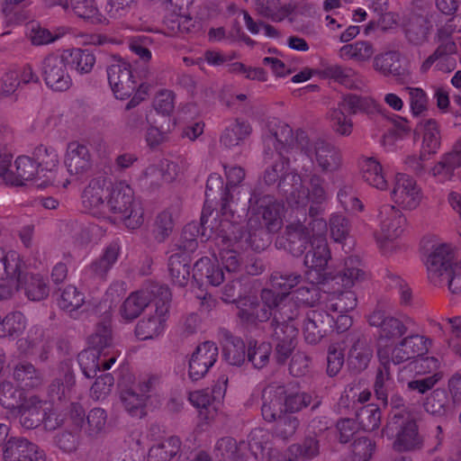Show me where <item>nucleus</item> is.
I'll list each match as a JSON object with an SVG mask.
<instances>
[{"instance_id":"obj_1","label":"nucleus","mask_w":461,"mask_h":461,"mask_svg":"<svg viewBox=\"0 0 461 461\" xmlns=\"http://www.w3.org/2000/svg\"><path fill=\"white\" fill-rule=\"evenodd\" d=\"M267 157L271 158L265 155V158ZM272 158H275V162L266 168L264 181L268 185L277 184L278 191L285 196L289 206L304 209L308 204L316 206L327 201L328 192L323 177L313 172L307 174L305 166L302 167V171H304L303 177L297 168H290V158L285 155H274Z\"/></svg>"},{"instance_id":"obj_2","label":"nucleus","mask_w":461,"mask_h":461,"mask_svg":"<svg viewBox=\"0 0 461 461\" xmlns=\"http://www.w3.org/2000/svg\"><path fill=\"white\" fill-rule=\"evenodd\" d=\"M215 245L219 250V260L228 276H236L240 268V259L239 250L248 247L255 250H261L266 248V242L261 239V243L253 239V234L247 233L243 228L231 222L229 219H224L221 222V229L216 233Z\"/></svg>"},{"instance_id":"obj_3","label":"nucleus","mask_w":461,"mask_h":461,"mask_svg":"<svg viewBox=\"0 0 461 461\" xmlns=\"http://www.w3.org/2000/svg\"><path fill=\"white\" fill-rule=\"evenodd\" d=\"M249 203V230L246 231L253 234L255 240L258 237V243L263 239L267 247L269 233L277 231L282 226L284 204L271 195L260 196L255 192L251 194Z\"/></svg>"},{"instance_id":"obj_4","label":"nucleus","mask_w":461,"mask_h":461,"mask_svg":"<svg viewBox=\"0 0 461 461\" xmlns=\"http://www.w3.org/2000/svg\"><path fill=\"white\" fill-rule=\"evenodd\" d=\"M311 221L313 240L304 257V266L307 267L305 278L313 283H321L325 277V269L330 259V251L326 240L328 224L326 221L319 217L318 205H310Z\"/></svg>"},{"instance_id":"obj_5","label":"nucleus","mask_w":461,"mask_h":461,"mask_svg":"<svg viewBox=\"0 0 461 461\" xmlns=\"http://www.w3.org/2000/svg\"><path fill=\"white\" fill-rule=\"evenodd\" d=\"M108 212L118 214L128 229L136 230L143 223V208L135 201L134 192L124 181L109 180L106 194L105 218Z\"/></svg>"},{"instance_id":"obj_6","label":"nucleus","mask_w":461,"mask_h":461,"mask_svg":"<svg viewBox=\"0 0 461 461\" xmlns=\"http://www.w3.org/2000/svg\"><path fill=\"white\" fill-rule=\"evenodd\" d=\"M263 141L266 156L281 157L289 152L298 156L308 143V135L303 130H297L294 133L285 122L272 119L267 122Z\"/></svg>"},{"instance_id":"obj_7","label":"nucleus","mask_w":461,"mask_h":461,"mask_svg":"<svg viewBox=\"0 0 461 461\" xmlns=\"http://www.w3.org/2000/svg\"><path fill=\"white\" fill-rule=\"evenodd\" d=\"M387 438H394L393 447L398 452H414L422 449L424 438L413 415L408 411H400L391 415L383 429Z\"/></svg>"},{"instance_id":"obj_8","label":"nucleus","mask_w":461,"mask_h":461,"mask_svg":"<svg viewBox=\"0 0 461 461\" xmlns=\"http://www.w3.org/2000/svg\"><path fill=\"white\" fill-rule=\"evenodd\" d=\"M193 277L201 283L218 286L227 281L221 289V299L225 303H236L242 294L241 281L236 276H226L222 268L213 264L209 258L197 260L193 267Z\"/></svg>"},{"instance_id":"obj_9","label":"nucleus","mask_w":461,"mask_h":461,"mask_svg":"<svg viewBox=\"0 0 461 461\" xmlns=\"http://www.w3.org/2000/svg\"><path fill=\"white\" fill-rule=\"evenodd\" d=\"M11 160L12 156L0 148V177L6 184L23 185L27 181H35L37 185L44 179L34 157L19 156L14 166Z\"/></svg>"},{"instance_id":"obj_10","label":"nucleus","mask_w":461,"mask_h":461,"mask_svg":"<svg viewBox=\"0 0 461 461\" xmlns=\"http://www.w3.org/2000/svg\"><path fill=\"white\" fill-rule=\"evenodd\" d=\"M431 345V340L422 335L413 334L402 339L391 346L377 348L379 361L392 362L399 365L425 355Z\"/></svg>"},{"instance_id":"obj_11","label":"nucleus","mask_w":461,"mask_h":461,"mask_svg":"<svg viewBox=\"0 0 461 461\" xmlns=\"http://www.w3.org/2000/svg\"><path fill=\"white\" fill-rule=\"evenodd\" d=\"M160 298H155V310L142 318L135 328L136 336L141 340L153 339L162 335L168 319L171 293L167 287L157 288Z\"/></svg>"},{"instance_id":"obj_12","label":"nucleus","mask_w":461,"mask_h":461,"mask_svg":"<svg viewBox=\"0 0 461 461\" xmlns=\"http://www.w3.org/2000/svg\"><path fill=\"white\" fill-rule=\"evenodd\" d=\"M261 301L271 309V329L277 326L295 325L294 321L299 315L300 304L293 296L276 294L273 289L264 288L260 293Z\"/></svg>"},{"instance_id":"obj_13","label":"nucleus","mask_w":461,"mask_h":461,"mask_svg":"<svg viewBox=\"0 0 461 461\" xmlns=\"http://www.w3.org/2000/svg\"><path fill=\"white\" fill-rule=\"evenodd\" d=\"M370 326L378 328L377 348L394 345L408 330L409 319L398 318L376 309L367 316Z\"/></svg>"},{"instance_id":"obj_14","label":"nucleus","mask_w":461,"mask_h":461,"mask_svg":"<svg viewBox=\"0 0 461 461\" xmlns=\"http://www.w3.org/2000/svg\"><path fill=\"white\" fill-rule=\"evenodd\" d=\"M309 158L312 163H316L323 173L334 172L341 166V154L338 148L323 140H310L306 143L305 149L294 157Z\"/></svg>"},{"instance_id":"obj_15","label":"nucleus","mask_w":461,"mask_h":461,"mask_svg":"<svg viewBox=\"0 0 461 461\" xmlns=\"http://www.w3.org/2000/svg\"><path fill=\"white\" fill-rule=\"evenodd\" d=\"M391 199L402 210H414L422 200V191L412 176L398 173L393 182Z\"/></svg>"},{"instance_id":"obj_16","label":"nucleus","mask_w":461,"mask_h":461,"mask_svg":"<svg viewBox=\"0 0 461 461\" xmlns=\"http://www.w3.org/2000/svg\"><path fill=\"white\" fill-rule=\"evenodd\" d=\"M417 130L422 136L421 154L420 158H408L406 164L415 172L423 170L420 160L425 154H436L441 146V131L439 123L432 118L422 119L417 125Z\"/></svg>"},{"instance_id":"obj_17","label":"nucleus","mask_w":461,"mask_h":461,"mask_svg":"<svg viewBox=\"0 0 461 461\" xmlns=\"http://www.w3.org/2000/svg\"><path fill=\"white\" fill-rule=\"evenodd\" d=\"M373 68L379 74L391 77L401 85L408 83L411 79L410 65L403 60L402 54L396 50H390L375 56Z\"/></svg>"},{"instance_id":"obj_18","label":"nucleus","mask_w":461,"mask_h":461,"mask_svg":"<svg viewBox=\"0 0 461 461\" xmlns=\"http://www.w3.org/2000/svg\"><path fill=\"white\" fill-rule=\"evenodd\" d=\"M107 78L116 98L123 100L140 86L132 74L131 66L124 60H116L107 67Z\"/></svg>"},{"instance_id":"obj_19","label":"nucleus","mask_w":461,"mask_h":461,"mask_svg":"<svg viewBox=\"0 0 461 461\" xmlns=\"http://www.w3.org/2000/svg\"><path fill=\"white\" fill-rule=\"evenodd\" d=\"M296 209L300 210V208ZM301 210L303 212L302 213L303 221L297 218L288 223L285 228V249L296 257L301 256L313 240L312 225L309 224L312 220L311 213L309 212V215H306V207L304 209L301 208Z\"/></svg>"},{"instance_id":"obj_20","label":"nucleus","mask_w":461,"mask_h":461,"mask_svg":"<svg viewBox=\"0 0 461 461\" xmlns=\"http://www.w3.org/2000/svg\"><path fill=\"white\" fill-rule=\"evenodd\" d=\"M455 250L447 244H440L429 255L426 266L428 278L436 286L442 285V276L448 275L451 269L457 266L455 262Z\"/></svg>"},{"instance_id":"obj_21","label":"nucleus","mask_w":461,"mask_h":461,"mask_svg":"<svg viewBox=\"0 0 461 461\" xmlns=\"http://www.w3.org/2000/svg\"><path fill=\"white\" fill-rule=\"evenodd\" d=\"M68 62L63 53L50 54L42 63V72L46 85L54 91L68 90L72 80L68 72Z\"/></svg>"},{"instance_id":"obj_22","label":"nucleus","mask_w":461,"mask_h":461,"mask_svg":"<svg viewBox=\"0 0 461 461\" xmlns=\"http://www.w3.org/2000/svg\"><path fill=\"white\" fill-rule=\"evenodd\" d=\"M109 179L93 178L82 194V205L89 213L98 218H105L106 194Z\"/></svg>"},{"instance_id":"obj_23","label":"nucleus","mask_w":461,"mask_h":461,"mask_svg":"<svg viewBox=\"0 0 461 461\" xmlns=\"http://www.w3.org/2000/svg\"><path fill=\"white\" fill-rule=\"evenodd\" d=\"M378 219L380 232L376 235L377 241L384 243L399 238L403 232L405 217L394 205L384 204L379 209Z\"/></svg>"},{"instance_id":"obj_24","label":"nucleus","mask_w":461,"mask_h":461,"mask_svg":"<svg viewBox=\"0 0 461 461\" xmlns=\"http://www.w3.org/2000/svg\"><path fill=\"white\" fill-rule=\"evenodd\" d=\"M121 253L119 240H113L104 249L100 258L87 266L83 273L86 281L95 283L104 281L108 272L114 266Z\"/></svg>"},{"instance_id":"obj_25","label":"nucleus","mask_w":461,"mask_h":461,"mask_svg":"<svg viewBox=\"0 0 461 461\" xmlns=\"http://www.w3.org/2000/svg\"><path fill=\"white\" fill-rule=\"evenodd\" d=\"M5 461H45V453L24 438H9L3 448Z\"/></svg>"},{"instance_id":"obj_26","label":"nucleus","mask_w":461,"mask_h":461,"mask_svg":"<svg viewBox=\"0 0 461 461\" xmlns=\"http://www.w3.org/2000/svg\"><path fill=\"white\" fill-rule=\"evenodd\" d=\"M151 382L144 380L131 387L122 390L120 399L124 410L135 418H142L146 415V403Z\"/></svg>"},{"instance_id":"obj_27","label":"nucleus","mask_w":461,"mask_h":461,"mask_svg":"<svg viewBox=\"0 0 461 461\" xmlns=\"http://www.w3.org/2000/svg\"><path fill=\"white\" fill-rule=\"evenodd\" d=\"M219 350L212 341H205L195 348L189 361V375L192 380H199L216 363Z\"/></svg>"},{"instance_id":"obj_28","label":"nucleus","mask_w":461,"mask_h":461,"mask_svg":"<svg viewBox=\"0 0 461 461\" xmlns=\"http://www.w3.org/2000/svg\"><path fill=\"white\" fill-rule=\"evenodd\" d=\"M64 164L71 176L80 177L92 167V156L88 147L79 141H70L67 145Z\"/></svg>"},{"instance_id":"obj_29","label":"nucleus","mask_w":461,"mask_h":461,"mask_svg":"<svg viewBox=\"0 0 461 461\" xmlns=\"http://www.w3.org/2000/svg\"><path fill=\"white\" fill-rule=\"evenodd\" d=\"M45 404L46 402L35 395L24 399L17 408L21 425L32 429L44 423L45 427L49 428L50 415L44 407Z\"/></svg>"},{"instance_id":"obj_30","label":"nucleus","mask_w":461,"mask_h":461,"mask_svg":"<svg viewBox=\"0 0 461 461\" xmlns=\"http://www.w3.org/2000/svg\"><path fill=\"white\" fill-rule=\"evenodd\" d=\"M90 349L98 351L104 357H108V363L114 364L120 355L116 349L111 326L107 323L96 325L94 332L87 339Z\"/></svg>"},{"instance_id":"obj_31","label":"nucleus","mask_w":461,"mask_h":461,"mask_svg":"<svg viewBox=\"0 0 461 461\" xmlns=\"http://www.w3.org/2000/svg\"><path fill=\"white\" fill-rule=\"evenodd\" d=\"M161 287L163 286L152 285L150 290L146 288L131 293L121 307L120 312L122 317L126 321L136 319L152 300L160 298L157 288Z\"/></svg>"},{"instance_id":"obj_32","label":"nucleus","mask_w":461,"mask_h":461,"mask_svg":"<svg viewBox=\"0 0 461 461\" xmlns=\"http://www.w3.org/2000/svg\"><path fill=\"white\" fill-rule=\"evenodd\" d=\"M456 43L438 45L435 51L421 64V72H427L431 67L444 73L453 71L456 67V60L453 57L456 53Z\"/></svg>"},{"instance_id":"obj_33","label":"nucleus","mask_w":461,"mask_h":461,"mask_svg":"<svg viewBox=\"0 0 461 461\" xmlns=\"http://www.w3.org/2000/svg\"><path fill=\"white\" fill-rule=\"evenodd\" d=\"M261 306L258 298L254 296H246L239 302L238 317L240 321L246 325H256L258 322H264L270 319L272 312L269 307Z\"/></svg>"},{"instance_id":"obj_34","label":"nucleus","mask_w":461,"mask_h":461,"mask_svg":"<svg viewBox=\"0 0 461 461\" xmlns=\"http://www.w3.org/2000/svg\"><path fill=\"white\" fill-rule=\"evenodd\" d=\"M33 157L42 174V179L37 184L38 187L45 188L54 183V173L59 166V155L52 147L39 145L33 150Z\"/></svg>"},{"instance_id":"obj_35","label":"nucleus","mask_w":461,"mask_h":461,"mask_svg":"<svg viewBox=\"0 0 461 461\" xmlns=\"http://www.w3.org/2000/svg\"><path fill=\"white\" fill-rule=\"evenodd\" d=\"M284 386H268L263 392L261 412L267 422H274L286 414L282 398Z\"/></svg>"},{"instance_id":"obj_36","label":"nucleus","mask_w":461,"mask_h":461,"mask_svg":"<svg viewBox=\"0 0 461 461\" xmlns=\"http://www.w3.org/2000/svg\"><path fill=\"white\" fill-rule=\"evenodd\" d=\"M222 339V357L224 360L231 366H240L248 359V348L244 341L229 330L221 331Z\"/></svg>"},{"instance_id":"obj_37","label":"nucleus","mask_w":461,"mask_h":461,"mask_svg":"<svg viewBox=\"0 0 461 461\" xmlns=\"http://www.w3.org/2000/svg\"><path fill=\"white\" fill-rule=\"evenodd\" d=\"M422 406L426 412L439 418L453 415L456 408L449 399L447 391L442 388H437L428 394Z\"/></svg>"},{"instance_id":"obj_38","label":"nucleus","mask_w":461,"mask_h":461,"mask_svg":"<svg viewBox=\"0 0 461 461\" xmlns=\"http://www.w3.org/2000/svg\"><path fill=\"white\" fill-rule=\"evenodd\" d=\"M322 74L325 77L349 89H359L364 86L361 74L350 67L339 64L327 65L323 68Z\"/></svg>"},{"instance_id":"obj_39","label":"nucleus","mask_w":461,"mask_h":461,"mask_svg":"<svg viewBox=\"0 0 461 461\" xmlns=\"http://www.w3.org/2000/svg\"><path fill=\"white\" fill-rule=\"evenodd\" d=\"M297 333L296 325L277 326L272 330L271 337L276 342V353L279 363H284L291 355Z\"/></svg>"},{"instance_id":"obj_40","label":"nucleus","mask_w":461,"mask_h":461,"mask_svg":"<svg viewBox=\"0 0 461 461\" xmlns=\"http://www.w3.org/2000/svg\"><path fill=\"white\" fill-rule=\"evenodd\" d=\"M17 279V290H23L25 295L31 301H41L50 293L47 280L38 274L19 275Z\"/></svg>"},{"instance_id":"obj_41","label":"nucleus","mask_w":461,"mask_h":461,"mask_svg":"<svg viewBox=\"0 0 461 461\" xmlns=\"http://www.w3.org/2000/svg\"><path fill=\"white\" fill-rule=\"evenodd\" d=\"M217 196L220 197L221 204V212L226 219H229V214L232 215L231 210L230 207V202L232 199V195L229 192L227 185L223 186V180L221 176L213 173L211 174L206 182L205 188V197L206 203H212L217 199Z\"/></svg>"},{"instance_id":"obj_42","label":"nucleus","mask_w":461,"mask_h":461,"mask_svg":"<svg viewBox=\"0 0 461 461\" xmlns=\"http://www.w3.org/2000/svg\"><path fill=\"white\" fill-rule=\"evenodd\" d=\"M62 373L49 385L48 396L53 402H61L68 397L75 385V375L68 363L61 365Z\"/></svg>"},{"instance_id":"obj_43","label":"nucleus","mask_w":461,"mask_h":461,"mask_svg":"<svg viewBox=\"0 0 461 461\" xmlns=\"http://www.w3.org/2000/svg\"><path fill=\"white\" fill-rule=\"evenodd\" d=\"M77 361L83 375L86 378H94L98 371L108 370L113 364L108 363V357H104L98 351L85 349L77 356Z\"/></svg>"},{"instance_id":"obj_44","label":"nucleus","mask_w":461,"mask_h":461,"mask_svg":"<svg viewBox=\"0 0 461 461\" xmlns=\"http://www.w3.org/2000/svg\"><path fill=\"white\" fill-rule=\"evenodd\" d=\"M247 449L246 442H237L233 438L223 437L216 442L214 455L219 461H242Z\"/></svg>"},{"instance_id":"obj_45","label":"nucleus","mask_w":461,"mask_h":461,"mask_svg":"<svg viewBox=\"0 0 461 461\" xmlns=\"http://www.w3.org/2000/svg\"><path fill=\"white\" fill-rule=\"evenodd\" d=\"M168 273L174 285L184 287L190 278V258L185 253H175L168 258Z\"/></svg>"},{"instance_id":"obj_46","label":"nucleus","mask_w":461,"mask_h":461,"mask_svg":"<svg viewBox=\"0 0 461 461\" xmlns=\"http://www.w3.org/2000/svg\"><path fill=\"white\" fill-rule=\"evenodd\" d=\"M373 357L371 342L365 337L358 338L348 353L349 366L359 372L366 369Z\"/></svg>"},{"instance_id":"obj_47","label":"nucleus","mask_w":461,"mask_h":461,"mask_svg":"<svg viewBox=\"0 0 461 461\" xmlns=\"http://www.w3.org/2000/svg\"><path fill=\"white\" fill-rule=\"evenodd\" d=\"M357 299L351 290L326 293L324 308L331 312L347 313L357 307Z\"/></svg>"},{"instance_id":"obj_48","label":"nucleus","mask_w":461,"mask_h":461,"mask_svg":"<svg viewBox=\"0 0 461 461\" xmlns=\"http://www.w3.org/2000/svg\"><path fill=\"white\" fill-rule=\"evenodd\" d=\"M252 131L250 123L241 119H236L225 128L221 135L220 141L226 148L240 145Z\"/></svg>"},{"instance_id":"obj_49","label":"nucleus","mask_w":461,"mask_h":461,"mask_svg":"<svg viewBox=\"0 0 461 461\" xmlns=\"http://www.w3.org/2000/svg\"><path fill=\"white\" fill-rule=\"evenodd\" d=\"M182 442L178 437L171 436L152 446L149 450V461H171L180 456Z\"/></svg>"},{"instance_id":"obj_50","label":"nucleus","mask_w":461,"mask_h":461,"mask_svg":"<svg viewBox=\"0 0 461 461\" xmlns=\"http://www.w3.org/2000/svg\"><path fill=\"white\" fill-rule=\"evenodd\" d=\"M375 53L372 42L368 41H357L346 44L339 49V56L344 60H354L357 63L367 62Z\"/></svg>"},{"instance_id":"obj_51","label":"nucleus","mask_w":461,"mask_h":461,"mask_svg":"<svg viewBox=\"0 0 461 461\" xmlns=\"http://www.w3.org/2000/svg\"><path fill=\"white\" fill-rule=\"evenodd\" d=\"M335 278L346 288H350L363 280L365 272L361 268L359 258L357 256L347 258L342 269L339 271Z\"/></svg>"},{"instance_id":"obj_52","label":"nucleus","mask_w":461,"mask_h":461,"mask_svg":"<svg viewBox=\"0 0 461 461\" xmlns=\"http://www.w3.org/2000/svg\"><path fill=\"white\" fill-rule=\"evenodd\" d=\"M13 377L23 388H35L42 384V375L31 363L23 361L14 367Z\"/></svg>"},{"instance_id":"obj_53","label":"nucleus","mask_w":461,"mask_h":461,"mask_svg":"<svg viewBox=\"0 0 461 461\" xmlns=\"http://www.w3.org/2000/svg\"><path fill=\"white\" fill-rule=\"evenodd\" d=\"M68 64L80 74L90 73L95 64V55L88 50L79 48L63 51Z\"/></svg>"},{"instance_id":"obj_54","label":"nucleus","mask_w":461,"mask_h":461,"mask_svg":"<svg viewBox=\"0 0 461 461\" xmlns=\"http://www.w3.org/2000/svg\"><path fill=\"white\" fill-rule=\"evenodd\" d=\"M362 177L369 185L379 189L386 190L387 180L383 173L382 166L373 158H366L361 164Z\"/></svg>"},{"instance_id":"obj_55","label":"nucleus","mask_w":461,"mask_h":461,"mask_svg":"<svg viewBox=\"0 0 461 461\" xmlns=\"http://www.w3.org/2000/svg\"><path fill=\"white\" fill-rule=\"evenodd\" d=\"M380 366L377 368L374 390L376 398L381 401L384 405L388 402V395L393 387V379L390 371L391 362L379 361Z\"/></svg>"},{"instance_id":"obj_56","label":"nucleus","mask_w":461,"mask_h":461,"mask_svg":"<svg viewBox=\"0 0 461 461\" xmlns=\"http://www.w3.org/2000/svg\"><path fill=\"white\" fill-rule=\"evenodd\" d=\"M179 208L177 205H172L160 212L155 221V239L158 242L165 241L172 233L175 218L178 215Z\"/></svg>"},{"instance_id":"obj_57","label":"nucleus","mask_w":461,"mask_h":461,"mask_svg":"<svg viewBox=\"0 0 461 461\" xmlns=\"http://www.w3.org/2000/svg\"><path fill=\"white\" fill-rule=\"evenodd\" d=\"M189 401L193 406L199 410L203 419L209 420L213 418L217 409V402L211 395L209 388L190 393Z\"/></svg>"},{"instance_id":"obj_58","label":"nucleus","mask_w":461,"mask_h":461,"mask_svg":"<svg viewBox=\"0 0 461 461\" xmlns=\"http://www.w3.org/2000/svg\"><path fill=\"white\" fill-rule=\"evenodd\" d=\"M308 282V285H302L294 292L292 296L294 301L300 305L314 306L316 303H320L324 307L326 292L321 291L317 285L319 283Z\"/></svg>"},{"instance_id":"obj_59","label":"nucleus","mask_w":461,"mask_h":461,"mask_svg":"<svg viewBox=\"0 0 461 461\" xmlns=\"http://www.w3.org/2000/svg\"><path fill=\"white\" fill-rule=\"evenodd\" d=\"M69 7L77 17L91 23H102L105 20L99 12L95 0H70Z\"/></svg>"},{"instance_id":"obj_60","label":"nucleus","mask_w":461,"mask_h":461,"mask_svg":"<svg viewBox=\"0 0 461 461\" xmlns=\"http://www.w3.org/2000/svg\"><path fill=\"white\" fill-rule=\"evenodd\" d=\"M23 260L20 255L10 250L5 252L0 248V280L14 279L22 273Z\"/></svg>"},{"instance_id":"obj_61","label":"nucleus","mask_w":461,"mask_h":461,"mask_svg":"<svg viewBox=\"0 0 461 461\" xmlns=\"http://www.w3.org/2000/svg\"><path fill=\"white\" fill-rule=\"evenodd\" d=\"M339 104L351 114L372 113L376 110L375 102L372 98L352 94L345 95Z\"/></svg>"},{"instance_id":"obj_62","label":"nucleus","mask_w":461,"mask_h":461,"mask_svg":"<svg viewBox=\"0 0 461 461\" xmlns=\"http://www.w3.org/2000/svg\"><path fill=\"white\" fill-rule=\"evenodd\" d=\"M257 12L274 22L284 20L289 14V9L281 0H255Z\"/></svg>"},{"instance_id":"obj_63","label":"nucleus","mask_w":461,"mask_h":461,"mask_svg":"<svg viewBox=\"0 0 461 461\" xmlns=\"http://www.w3.org/2000/svg\"><path fill=\"white\" fill-rule=\"evenodd\" d=\"M107 423V412L102 408L91 409L86 417L84 425L85 433L91 438H95L105 429Z\"/></svg>"},{"instance_id":"obj_64","label":"nucleus","mask_w":461,"mask_h":461,"mask_svg":"<svg viewBox=\"0 0 461 461\" xmlns=\"http://www.w3.org/2000/svg\"><path fill=\"white\" fill-rule=\"evenodd\" d=\"M25 327L24 315L20 312H11L0 320V338L19 336Z\"/></svg>"}]
</instances>
